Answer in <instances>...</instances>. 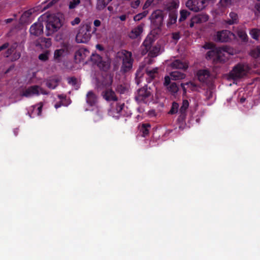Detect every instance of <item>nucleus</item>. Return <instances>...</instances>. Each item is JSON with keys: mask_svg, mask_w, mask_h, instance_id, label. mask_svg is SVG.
<instances>
[{"mask_svg": "<svg viewBox=\"0 0 260 260\" xmlns=\"http://www.w3.org/2000/svg\"><path fill=\"white\" fill-rule=\"evenodd\" d=\"M152 98V90L150 87L145 86L138 90L136 100L139 102L147 103Z\"/></svg>", "mask_w": 260, "mask_h": 260, "instance_id": "nucleus-6", "label": "nucleus"}, {"mask_svg": "<svg viewBox=\"0 0 260 260\" xmlns=\"http://www.w3.org/2000/svg\"><path fill=\"white\" fill-rule=\"evenodd\" d=\"M112 0H98L96 8L98 10H103Z\"/></svg>", "mask_w": 260, "mask_h": 260, "instance_id": "nucleus-26", "label": "nucleus"}, {"mask_svg": "<svg viewBox=\"0 0 260 260\" xmlns=\"http://www.w3.org/2000/svg\"><path fill=\"white\" fill-rule=\"evenodd\" d=\"M103 98L108 102L117 101L118 98L115 92L111 88H107L102 93Z\"/></svg>", "mask_w": 260, "mask_h": 260, "instance_id": "nucleus-11", "label": "nucleus"}, {"mask_svg": "<svg viewBox=\"0 0 260 260\" xmlns=\"http://www.w3.org/2000/svg\"><path fill=\"white\" fill-rule=\"evenodd\" d=\"M14 68V66H10L5 72V73L7 74L9 73L10 71L12 70Z\"/></svg>", "mask_w": 260, "mask_h": 260, "instance_id": "nucleus-61", "label": "nucleus"}, {"mask_svg": "<svg viewBox=\"0 0 260 260\" xmlns=\"http://www.w3.org/2000/svg\"><path fill=\"white\" fill-rule=\"evenodd\" d=\"M177 18V13L176 11H172L169 13V19L168 22V25H172L176 23Z\"/></svg>", "mask_w": 260, "mask_h": 260, "instance_id": "nucleus-27", "label": "nucleus"}, {"mask_svg": "<svg viewBox=\"0 0 260 260\" xmlns=\"http://www.w3.org/2000/svg\"><path fill=\"white\" fill-rule=\"evenodd\" d=\"M86 102L91 106H95L98 102V97L92 91L88 92L86 94Z\"/></svg>", "mask_w": 260, "mask_h": 260, "instance_id": "nucleus-14", "label": "nucleus"}, {"mask_svg": "<svg viewBox=\"0 0 260 260\" xmlns=\"http://www.w3.org/2000/svg\"><path fill=\"white\" fill-rule=\"evenodd\" d=\"M16 44L13 45L9 48L7 51L5 52L4 56L6 57H9L16 49Z\"/></svg>", "mask_w": 260, "mask_h": 260, "instance_id": "nucleus-40", "label": "nucleus"}, {"mask_svg": "<svg viewBox=\"0 0 260 260\" xmlns=\"http://www.w3.org/2000/svg\"><path fill=\"white\" fill-rule=\"evenodd\" d=\"M41 42L45 44L46 47H49L51 45V39L49 38H42L41 39Z\"/></svg>", "mask_w": 260, "mask_h": 260, "instance_id": "nucleus-42", "label": "nucleus"}, {"mask_svg": "<svg viewBox=\"0 0 260 260\" xmlns=\"http://www.w3.org/2000/svg\"><path fill=\"white\" fill-rule=\"evenodd\" d=\"M168 90L172 93H177L179 90V87L175 82H172L170 85L167 87Z\"/></svg>", "mask_w": 260, "mask_h": 260, "instance_id": "nucleus-31", "label": "nucleus"}, {"mask_svg": "<svg viewBox=\"0 0 260 260\" xmlns=\"http://www.w3.org/2000/svg\"><path fill=\"white\" fill-rule=\"evenodd\" d=\"M128 17V15L124 14L121 16H119L118 18L120 19V20L123 21H125L126 19V18Z\"/></svg>", "mask_w": 260, "mask_h": 260, "instance_id": "nucleus-55", "label": "nucleus"}, {"mask_svg": "<svg viewBox=\"0 0 260 260\" xmlns=\"http://www.w3.org/2000/svg\"><path fill=\"white\" fill-rule=\"evenodd\" d=\"M34 12L33 9H30L24 12L20 19V22L21 24L27 23L28 22L29 18L31 15L32 13Z\"/></svg>", "mask_w": 260, "mask_h": 260, "instance_id": "nucleus-20", "label": "nucleus"}, {"mask_svg": "<svg viewBox=\"0 0 260 260\" xmlns=\"http://www.w3.org/2000/svg\"><path fill=\"white\" fill-rule=\"evenodd\" d=\"M89 52L86 49L80 48L76 52L75 57L76 59L79 60V61L84 60L87 56H89Z\"/></svg>", "mask_w": 260, "mask_h": 260, "instance_id": "nucleus-16", "label": "nucleus"}, {"mask_svg": "<svg viewBox=\"0 0 260 260\" xmlns=\"http://www.w3.org/2000/svg\"><path fill=\"white\" fill-rule=\"evenodd\" d=\"M238 21L239 17L238 14L234 12H231L229 14V18L225 20V23L229 25L236 24Z\"/></svg>", "mask_w": 260, "mask_h": 260, "instance_id": "nucleus-19", "label": "nucleus"}, {"mask_svg": "<svg viewBox=\"0 0 260 260\" xmlns=\"http://www.w3.org/2000/svg\"><path fill=\"white\" fill-rule=\"evenodd\" d=\"M254 53H258L260 55V47H257L254 49Z\"/></svg>", "mask_w": 260, "mask_h": 260, "instance_id": "nucleus-63", "label": "nucleus"}, {"mask_svg": "<svg viewBox=\"0 0 260 260\" xmlns=\"http://www.w3.org/2000/svg\"><path fill=\"white\" fill-rule=\"evenodd\" d=\"M80 3V0H72L70 2L69 8L72 9L76 7Z\"/></svg>", "mask_w": 260, "mask_h": 260, "instance_id": "nucleus-41", "label": "nucleus"}, {"mask_svg": "<svg viewBox=\"0 0 260 260\" xmlns=\"http://www.w3.org/2000/svg\"><path fill=\"white\" fill-rule=\"evenodd\" d=\"M185 84L188 85L191 89V90H194V88L196 87V85L191 82H187L185 83Z\"/></svg>", "mask_w": 260, "mask_h": 260, "instance_id": "nucleus-52", "label": "nucleus"}, {"mask_svg": "<svg viewBox=\"0 0 260 260\" xmlns=\"http://www.w3.org/2000/svg\"><path fill=\"white\" fill-rule=\"evenodd\" d=\"M144 25V24L142 23L133 28L128 35L129 37L132 39L138 38L142 33Z\"/></svg>", "mask_w": 260, "mask_h": 260, "instance_id": "nucleus-15", "label": "nucleus"}, {"mask_svg": "<svg viewBox=\"0 0 260 260\" xmlns=\"http://www.w3.org/2000/svg\"><path fill=\"white\" fill-rule=\"evenodd\" d=\"M48 52H46L39 55V59L42 61H46L48 59Z\"/></svg>", "mask_w": 260, "mask_h": 260, "instance_id": "nucleus-43", "label": "nucleus"}, {"mask_svg": "<svg viewBox=\"0 0 260 260\" xmlns=\"http://www.w3.org/2000/svg\"><path fill=\"white\" fill-rule=\"evenodd\" d=\"M151 4V2L149 0H147L143 6V9L147 8Z\"/></svg>", "mask_w": 260, "mask_h": 260, "instance_id": "nucleus-57", "label": "nucleus"}, {"mask_svg": "<svg viewBox=\"0 0 260 260\" xmlns=\"http://www.w3.org/2000/svg\"><path fill=\"white\" fill-rule=\"evenodd\" d=\"M171 78L173 80H179L184 79L186 77L185 74L179 71H173L170 73Z\"/></svg>", "mask_w": 260, "mask_h": 260, "instance_id": "nucleus-22", "label": "nucleus"}, {"mask_svg": "<svg viewBox=\"0 0 260 260\" xmlns=\"http://www.w3.org/2000/svg\"><path fill=\"white\" fill-rule=\"evenodd\" d=\"M164 18V13L160 10L154 11L150 16L151 22L156 28H159L162 26Z\"/></svg>", "mask_w": 260, "mask_h": 260, "instance_id": "nucleus-8", "label": "nucleus"}, {"mask_svg": "<svg viewBox=\"0 0 260 260\" xmlns=\"http://www.w3.org/2000/svg\"><path fill=\"white\" fill-rule=\"evenodd\" d=\"M96 47L97 49H99L100 50H103V49H104L102 46L100 44L96 45Z\"/></svg>", "mask_w": 260, "mask_h": 260, "instance_id": "nucleus-64", "label": "nucleus"}, {"mask_svg": "<svg viewBox=\"0 0 260 260\" xmlns=\"http://www.w3.org/2000/svg\"><path fill=\"white\" fill-rule=\"evenodd\" d=\"M124 106V103H117L116 107V111L117 113L119 114L121 112V111L123 110Z\"/></svg>", "mask_w": 260, "mask_h": 260, "instance_id": "nucleus-44", "label": "nucleus"}, {"mask_svg": "<svg viewBox=\"0 0 260 260\" xmlns=\"http://www.w3.org/2000/svg\"><path fill=\"white\" fill-rule=\"evenodd\" d=\"M194 24H196V22H194L193 18H192L190 19V22H189V26H190V27H193Z\"/></svg>", "mask_w": 260, "mask_h": 260, "instance_id": "nucleus-60", "label": "nucleus"}, {"mask_svg": "<svg viewBox=\"0 0 260 260\" xmlns=\"http://www.w3.org/2000/svg\"><path fill=\"white\" fill-rule=\"evenodd\" d=\"M251 37L257 40L260 36V29L257 28H253L250 31Z\"/></svg>", "mask_w": 260, "mask_h": 260, "instance_id": "nucleus-34", "label": "nucleus"}, {"mask_svg": "<svg viewBox=\"0 0 260 260\" xmlns=\"http://www.w3.org/2000/svg\"><path fill=\"white\" fill-rule=\"evenodd\" d=\"M98 67L101 70L106 71L110 68V61L108 59L103 60L102 59Z\"/></svg>", "mask_w": 260, "mask_h": 260, "instance_id": "nucleus-25", "label": "nucleus"}, {"mask_svg": "<svg viewBox=\"0 0 260 260\" xmlns=\"http://www.w3.org/2000/svg\"><path fill=\"white\" fill-rule=\"evenodd\" d=\"M62 25V23L59 17L55 15L52 14L47 16L46 29L47 36H50L56 32Z\"/></svg>", "mask_w": 260, "mask_h": 260, "instance_id": "nucleus-4", "label": "nucleus"}, {"mask_svg": "<svg viewBox=\"0 0 260 260\" xmlns=\"http://www.w3.org/2000/svg\"><path fill=\"white\" fill-rule=\"evenodd\" d=\"M48 94V93L38 85H34L26 89L21 94L22 96L29 97L34 95H39L40 93Z\"/></svg>", "mask_w": 260, "mask_h": 260, "instance_id": "nucleus-9", "label": "nucleus"}, {"mask_svg": "<svg viewBox=\"0 0 260 260\" xmlns=\"http://www.w3.org/2000/svg\"><path fill=\"white\" fill-rule=\"evenodd\" d=\"M179 105L176 102H173L172 104V108L169 111V113L173 114L176 113L178 112Z\"/></svg>", "mask_w": 260, "mask_h": 260, "instance_id": "nucleus-39", "label": "nucleus"}, {"mask_svg": "<svg viewBox=\"0 0 260 260\" xmlns=\"http://www.w3.org/2000/svg\"><path fill=\"white\" fill-rule=\"evenodd\" d=\"M150 127V125L149 123H144L142 125L140 128V132L142 133V136L143 137L146 136L149 133V129L148 128Z\"/></svg>", "mask_w": 260, "mask_h": 260, "instance_id": "nucleus-32", "label": "nucleus"}, {"mask_svg": "<svg viewBox=\"0 0 260 260\" xmlns=\"http://www.w3.org/2000/svg\"><path fill=\"white\" fill-rule=\"evenodd\" d=\"M255 14L257 15H260V4L255 5Z\"/></svg>", "mask_w": 260, "mask_h": 260, "instance_id": "nucleus-51", "label": "nucleus"}, {"mask_svg": "<svg viewBox=\"0 0 260 260\" xmlns=\"http://www.w3.org/2000/svg\"><path fill=\"white\" fill-rule=\"evenodd\" d=\"M171 77L170 76H166L165 77V82H164V85L166 86H168L169 85H170L171 83Z\"/></svg>", "mask_w": 260, "mask_h": 260, "instance_id": "nucleus-46", "label": "nucleus"}, {"mask_svg": "<svg viewBox=\"0 0 260 260\" xmlns=\"http://www.w3.org/2000/svg\"><path fill=\"white\" fill-rule=\"evenodd\" d=\"M196 24H199L206 22L208 20V16L206 14H200L192 17Z\"/></svg>", "mask_w": 260, "mask_h": 260, "instance_id": "nucleus-23", "label": "nucleus"}, {"mask_svg": "<svg viewBox=\"0 0 260 260\" xmlns=\"http://www.w3.org/2000/svg\"><path fill=\"white\" fill-rule=\"evenodd\" d=\"M9 44L8 43H6L4 44L3 45L1 46H0V51L7 48L9 47Z\"/></svg>", "mask_w": 260, "mask_h": 260, "instance_id": "nucleus-53", "label": "nucleus"}, {"mask_svg": "<svg viewBox=\"0 0 260 260\" xmlns=\"http://www.w3.org/2000/svg\"><path fill=\"white\" fill-rule=\"evenodd\" d=\"M170 66L174 69H180L185 71L188 67V63L184 61H181L179 59H176L171 62Z\"/></svg>", "mask_w": 260, "mask_h": 260, "instance_id": "nucleus-13", "label": "nucleus"}, {"mask_svg": "<svg viewBox=\"0 0 260 260\" xmlns=\"http://www.w3.org/2000/svg\"><path fill=\"white\" fill-rule=\"evenodd\" d=\"M68 83L74 86L76 89L79 88V85L78 84L77 79L75 77H69L67 79Z\"/></svg>", "mask_w": 260, "mask_h": 260, "instance_id": "nucleus-35", "label": "nucleus"}, {"mask_svg": "<svg viewBox=\"0 0 260 260\" xmlns=\"http://www.w3.org/2000/svg\"><path fill=\"white\" fill-rule=\"evenodd\" d=\"M148 14V11H145L142 13H139L136 15H135L134 17V20L136 21H140L143 17H145Z\"/></svg>", "mask_w": 260, "mask_h": 260, "instance_id": "nucleus-37", "label": "nucleus"}, {"mask_svg": "<svg viewBox=\"0 0 260 260\" xmlns=\"http://www.w3.org/2000/svg\"><path fill=\"white\" fill-rule=\"evenodd\" d=\"M21 56V53L19 52H15L12 57V61H15L18 60Z\"/></svg>", "mask_w": 260, "mask_h": 260, "instance_id": "nucleus-45", "label": "nucleus"}, {"mask_svg": "<svg viewBox=\"0 0 260 260\" xmlns=\"http://www.w3.org/2000/svg\"><path fill=\"white\" fill-rule=\"evenodd\" d=\"M179 3L178 1L173 0L165 2L164 4V8L170 12L176 11V9L178 7Z\"/></svg>", "mask_w": 260, "mask_h": 260, "instance_id": "nucleus-17", "label": "nucleus"}, {"mask_svg": "<svg viewBox=\"0 0 260 260\" xmlns=\"http://www.w3.org/2000/svg\"><path fill=\"white\" fill-rule=\"evenodd\" d=\"M93 24L95 27H99L101 25V22L100 20L96 19L94 21Z\"/></svg>", "mask_w": 260, "mask_h": 260, "instance_id": "nucleus-56", "label": "nucleus"}, {"mask_svg": "<svg viewBox=\"0 0 260 260\" xmlns=\"http://www.w3.org/2000/svg\"><path fill=\"white\" fill-rule=\"evenodd\" d=\"M204 48L212 49L207 52L206 58L212 59L215 63L225 62L228 58L230 52L229 48L226 46L215 48L214 44L207 43L205 45Z\"/></svg>", "mask_w": 260, "mask_h": 260, "instance_id": "nucleus-1", "label": "nucleus"}, {"mask_svg": "<svg viewBox=\"0 0 260 260\" xmlns=\"http://www.w3.org/2000/svg\"><path fill=\"white\" fill-rule=\"evenodd\" d=\"M59 82V79L57 78H51L46 80V86L50 89H54Z\"/></svg>", "mask_w": 260, "mask_h": 260, "instance_id": "nucleus-21", "label": "nucleus"}, {"mask_svg": "<svg viewBox=\"0 0 260 260\" xmlns=\"http://www.w3.org/2000/svg\"><path fill=\"white\" fill-rule=\"evenodd\" d=\"M197 77L200 82L206 83L210 77L209 71L207 70H199L197 73Z\"/></svg>", "mask_w": 260, "mask_h": 260, "instance_id": "nucleus-18", "label": "nucleus"}, {"mask_svg": "<svg viewBox=\"0 0 260 260\" xmlns=\"http://www.w3.org/2000/svg\"><path fill=\"white\" fill-rule=\"evenodd\" d=\"M230 31L223 30L217 31L214 36V40L217 42H226L230 39Z\"/></svg>", "mask_w": 260, "mask_h": 260, "instance_id": "nucleus-10", "label": "nucleus"}, {"mask_svg": "<svg viewBox=\"0 0 260 260\" xmlns=\"http://www.w3.org/2000/svg\"><path fill=\"white\" fill-rule=\"evenodd\" d=\"M64 50V49H58L56 50L54 52V58L56 60L58 61H60V58L62 55Z\"/></svg>", "mask_w": 260, "mask_h": 260, "instance_id": "nucleus-36", "label": "nucleus"}, {"mask_svg": "<svg viewBox=\"0 0 260 260\" xmlns=\"http://www.w3.org/2000/svg\"><path fill=\"white\" fill-rule=\"evenodd\" d=\"M157 68H155L151 70L148 69H146V73L149 78H150V80H152L155 77L157 73Z\"/></svg>", "mask_w": 260, "mask_h": 260, "instance_id": "nucleus-28", "label": "nucleus"}, {"mask_svg": "<svg viewBox=\"0 0 260 260\" xmlns=\"http://www.w3.org/2000/svg\"><path fill=\"white\" fill-rule=\"evenodd\" d=\"M160 51V47L159 46H154L150 50L149 52V56L151 57H154L158 55Z\"/></svg>", "mask_w": 260, "mask_h": 260, "instance_id": "nucleus-30", "label": "nucleus"}, {"mask_svg": "<svg viewBox=\"0 0 260 260\" xmlns=\"http://www.w3.org/2000/svg\"><path fill=\"white\" fill-rule=\"evenodd\" d=\"M90 59L93 63L97 64L98 66L99 64L101 61L102 58L98 54H93L90 56Z\"/></svg>", "mask_w": 260, "mask_h": 260, "instance_id": "nucleus-29", "label": "nucleus"}, {"mask_svg": "<svg viewBox=\"0 0 260 260\" xmlns=\"http://www.w3.org/2000/svg\"><path fill=\"white\" fill-rule=\"evenodd\" d=\"M180 17L179 19V21L181 22L185 20L190 15V13L186 10H182L180 11Z\"/></svg>", "mask_w": 260, "mask_h": 260, "instance_id": "nucleus-33", "label": "nucleus"}, {"mask_svg": "<svg viewBox=\"0 0 260 260\" xmlns=\"http://www.w3.org/2000/svg\"><path fill=\"white\" fill-rule=\"evenodd\" d=\"M64 47L66 48L67 51H69L72 49V46L69 44L64 45Z\"/></svg>", "mask_w": 260, "mask_h": 260, "instance_id": "nucleus-58", "label": "nucleus"}, {"mask_svg": "<svg viewBox=\"0 0 260 260\" xmlns=\"http://www.w3.org/2000/svg\"><path fill=\"white\" fill-rule=\"evenodd\" d=\"M172 38L174 40L177 41L180 39V34L179 32H175L172 34Z\"/></svg>", "mask_w": 260, "mask_h": 260, "instance_id": "nucleus-50", "label": "nucleus"}, {"mask_svg": "<svg viewBox=\"0 0 260 260\" xmlns=\"http://www.w3.org/2000/svg\"><path fill=\"white\" fill-rule=\"evenodd\" d=\"M59 0H52L50 3H49L44 8H43V10H45L49 7H51L53 5L56 3Z\"/></svg>", "mask_w": 260, "mask_h": 260, "instance_id": "nucleus-48", "label": "nucleus"}, {"mask_svg": "<svg viewBox=\"0 0 260 260\" xmlns=\"http://www.w3.org/2000/svg\"><path fill=\"white\" fill-rule=\"evenodd\" d=\"M185 85H186V84H184V83H181V86L182 88L184 93H186V88L185 87Z\"/></svg>", "mask_w": 260, "mask_h": 260, "instance_id": "nucleus-62", "label": "nucleus"}, {"mask_svg": "<svg viewBox=\"0 0 260 260\" xmlns=\"http://www.w3.org/2000/svg\"><path fill=\"white\" fill-rule=\"evenodd\" d=\"M30 33L35 36L41 35L43 32V25L42 22H38L32 25L30 28Z\"/></svg>", "mask_w": 260, "mask_h": 260, "instance_id": "nucleus-12", "label": "nucleus"}, {"mask_svg": "<svg viewBox=\"0 0 260 260\" xmlns=\"http://www.w3.org/2000/svg\"><path fill=\"white\" fill-rule=\"evenodd\" d=\"M117 57L122 60L121 71L126 73L132 68L133 59L131 52L125 50H122L117 54Z\"/></svg>", "mask_w": 260, "mask_h": 260, "instance_id": "nucleus-2", "label": "nucleus"}, {"mask_svg": "<svg viewBox=\"0 0 260 260\" xmlns=\"http://www.w3.org/2000/svg\"><path fill=\"white\" fill-rule=\"evenodd\" d=\"M250 68L247 64L239 63L234 67L229 74V77L233 80H238L246 77Z\"/></svg>", "mask_w": 260, "mask_h": 260, "instance_id": "nucleus-3", "label": "nucleus"}, {"mask_svg": "<svg viewBox=\"0 0 260 260\" xmlns=\"http://www.w3.org/2000/svg\"><path fill=\"white\" fill-rule=\"evenodd\" d=\"M91 27L88 24H85L80 26L76 36V42L77 43H86L90 39V34Z\"/></svg>", "mask_w": 260, "mask_h": 260, "instance_id": "nucleus-5", "label": "nucleus"}, {"mask_svg": "<svg viewBox=\"0 0 260 260\" xmlns=\"http://www.w3.org/2000/svg\"><path fill=\"white\" fill-rule=\"evenodd\" d=\"M205 3V0H188L185 5L190 11L197 12L204 8Z\"/></svg>", "mask_w": 260, "mask_h": 260, "instance_id": "nucleus-7", "label": "nucleus"}, {"mask_svg": "<svg viewBox=\"0 0 260 260\" xmlns=\"http://www.w3.org/2000/svg\"><path fill=\"white\" fill-rule=\"evenodd\" d=\"M81 21V19L79 17H76L71 22L72 25L74 26L79 24Z\"/></svg>", "mask_w": 260, "mask_h": 260, "instance_id": "nucleus-49", "label": "nucleus"}, {"mask_svg": "<svg viewBox=\"0 0 260 260\" xmlns=\"http://www.w3.org/2000/svg\"><path fill=\"white\" fill-rule=\"evenodd\" d=\"M126 86L123 85H118L116 88V91L120 94H123L127 91Z\"/></svg>", "mask_w": 260, "mask_h": 260, "instance_id": "nucleus-38", "label": "nucleus"}, {"mask_svg": "<svg viewBox=\"0 0 260 260\" xmlns=\"http://www.w3.org/2000/svg\"><path fill=\"white\" fill-rule=\"evenodd\" d=\"M251 55L254 58L260 57V55L258 54V53H254V49L251 51Z\"/></svg>", "mask_w": 260, "mask_h": 260, "instance_id": "nucleus-54", "label": "nucleus"}, {"mask_svg": "<svg viewBox=\"0 0 260 260\" xmlns=\"http://www.w3.org/2000/svg\"><path fill=\"white\" fill-rule=\"evenodd\" d=\"M40 106L38 108V115H40L41 114V112H42V107H43V105L42 103H40Z\"/></svg>", "mask_w": 260, "mask_h": 260, "instance_id": "nucleus-59", "label": "nucleus"}, {"mask_svg": "<svg viewBox=\"0 0 260 260\" xmlns=\"http://www.w3.org/2000/svg\"><path fill=\"white\" fill-rule=\"evenodd\" d=\"M140 4V1L139 0H137L135 2H133L131 4V7L134 9H136L139 7Z\"/></svg>", "mask_w": 260, "mask_h": 260, "instance_id": "nucleus-47", "label": "nucleus"}, {"mask_svg": "<svg viewBox=\"0 0 260 260\" xmlns=\"http://www.w3.org/2000/svg\"><path fill=\"white\" fill-rule=\"evenodd\" d=\"M189 106V103L187 100H184L182 102V105L179 109V112L183 118L186 116V111Z\"/></svg>", "mask_w": 260, "mask_h": 260, "instance_id": "nucleus-24", "label": "nucleus"}]
</instances>
